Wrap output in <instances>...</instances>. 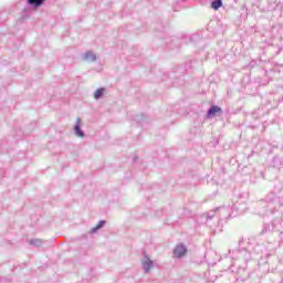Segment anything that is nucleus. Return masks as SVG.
<instances>
[{
	"mask_svg": "<svg viewBox=\"0 0 283 283\" xmlns=\"http://www.w3.org/2000/svg\"><path fill=\"white\" fill-rule=\"evenodd\" d=\"M213 213H214L213 217L219 219L217 224V230H214V233L216 231H218V233H222V227L226 220H228V218H231V208L227 206H222V207L216 208L213 210Z\"/></svg>",
	"mask_w": 283,
	"mask_h": 283,
	"instance_id": "obj_1",
	"label": "nucleus"
},
{
	"mask_svg": "<svg viewBox=\"0 0 283 283\" xmlns=\"http://www.w3.org/2000/svg\"><path fill=\"white\" fill-rule=\"evenodd\" d=\"M142 266L145 271V273H149L151 269H154V261L149 259V254L144 252V258L142 259Z\"/></svg>",
	"mask_w": 283,
	"mask_h": 283,
	"instance_id": "obj_2",
	"label": "nucleus"
},
{
	"mask_svg": "<svg viewBox=\"0 0 283 283\" xmlns=\"http://www.w3.org/2000/svg\"><path fill=\"white\" fill-rule=\"evenodd\" d=\"M165 45L168 46L169 50H176L180 48V38L178 36L167 38L165 41Z\"/></svg>",
	"mask_w": 283,
	"mask_h": 283,
	"instance_id": "obj_3",
	"label": "nucleus"
},
{
	"mask_svg": "<svg viewBox=\"0 0 283 283\" xmlns=\"http://www.w3.org/2000/svg\"><path fill=\"white\" fill-rule=\"evenodd\" d=\"M174 255L175 258H185V255H187V247H185V244L180 243L178 245H176V248L174 249Z\"/></svg>",
	"mask_w": 283,
	"mask_h": 283,
	"instance_id": "obj_4",
	"label": "nucleus"
},
{
	"mask_svg": "<svg viewBox=\"0 0 283 283\" xmlns=\"http://www.w3.org/2000/svg\"><path fill=\"white\" fill-rule=\"evenodd\" d=\"M74 134L77 138H85V132L81 129V117H77L76 124L74 125Z\"/></svg>",
	"mask_w": 283,
	"mask_h": 283,
	"instance_id": "obj_5",
	"label": "nucleus"
},
{
	"mask_svg": "<svg viewBox=\"0 0 283 283\" xmlns=\"http://www.w3.org/2000/svg\"><path fill=\"white\" fill-rule=\"evenodd\" d=\"M237 260H244V262H249V258H251V253L247 249L237 251Z\"/></svg>",
	"mask_w": 283,
	"mask_h": 283,
	"instance_id": "obj_6",
	"label": "nucleus"
},
{
	"mask_svg": "<svg viewBox=\"0 0 283 283\" xmlns=\"http://www.w3.org/2000/svg\"><path fill=\"white\" fill-rule=\"evenodd\" d=\"M45 1L46 0H27V3L30 8H33V10H38V8H41Z\"/></svg>",
	"mask_w": 283,
	"mask_h": 283,
	"instance_id": "obj_7",
	"label": "nucleus"
},
{
	"mask_svg": "<svg viewBox=\"0 0 283 283\" xmlns=\"http://www.w3.org/2000/svg\"><path fill=\"white\" fill-rule=\"evenodd\" d=\"M83 61H87L88 63H94V61H96V54L93 53L92 51H86L83 55H82Z\"/></svg>",
	"mask_w": 283,
	"mask_h": 283,
	"instance_id": "obj_8",
	"label": "nucleus"
},
{
	"mask_svg": "<svg viewBox=\"0 0 283 283\" xmlns=\"http://www.w3.org/2000/svg\"><path fill=\"white\" fill-rule=\"evenodd\" d=\"M105 224H107V221L105 220H99L98 223L91 229L90 233L94 234L97 233V231H99V229H103V227H105Z\"/></svg>",
	"mask_w": 283,
	"mask_h": 283,
	"instance_id": "obj_9",
	"label": "nucleus"
},
{
	"mask_svg": "<svg viewBox=\"0 0 283 283\" xmlns=\"http://www.w3.org/2000/svg\"><path fill=\"white\" fill-rule=\"evenodd\" d=\"M105 95V87H99L94 93L95 101H101V98Z\"/></svg>",
	"mask_w": 283,
	"mask_h": 283,
	"instance_id": "obj_10",
	"label": "nucleus"
},
{
	"mask_svg": "<svg viewBox=\"0 0 283 283\" xmlns=\"http://www.w3.org/2000/svg\"><path fill=\"white\" fill-rule=\"evenodd\" d=\"M275 200H277V196H275V193L271 192L265 197V202H268L269 205L275 202Z\"/></svg>",
	"mask_w": 283,
	"mask_h": 283,
	"instance_id": "obj_11",
	"label": "nucleus"
},
{
	"mask_svg": "<svg viewBox=\"0 0 283 283\" xmlns=\"http://www.w3.org/2000/svg\"><path fill=\"white\" fill-rule=\"evenodd\" d=\"M29 244H31V247H42V244H43V240H41V239H31L30 241H29Z\"/></svg>",
	"mask_w": 283,
	"mask_h": 283,
	"instance_id": "obj_12",
	"label": "nucleus"
},
{
	"mask_svg": "<svg viewBox=\"0 0 283 283\" xmlns=\"http://www.w3.org/2000/svg\"><path fill=\"white\" fill-rule=\"evenodd\" d=\"M200 41H202V38L200 36V34L195 33L190 35V43H200Z\"/></svg>",
	"mask_w": 283,
	"mask_h": 283,
	"instance_id": "obj_13",
	"label": "nucleus"
},
{
	"mask_svg": "<svg viewBox=\"0 0 283 283\" xmlns=\"http://www.w3.org/2000/svg\"><path fill=\"white\" fill-rule=\"evenodd\" d=\"M224 112L222 108L218 105H213V116H222Z\"/></svg>",
	"mask_w": 283,
	"mask_h": 283,
	"instance_id": "obj_14",
	"label": "nucleus"
},
{
	"mask_svg": "<svg viewBox=\"0 0 283 283\" xmlns=\"http://www.w3.org/2000/svg\"><path fill=\"white\" fill-rule=\"evenodd\" d=\"M222 6V0H213V10H220Z\"/></svg>",
	"mask_w": 283,
	"mask_h": 283,
	"instance_id": "obj_15",
	"label": "nucleus"
},
{
	"mask_svg": "<svg viewBox=\"0 0 283 283\" xmlns=\"http://www.w3.org/2000/svg\"><path fill=\"white\" fill-rule=\"evenodd\" d=\"M213 117V103H210V107L207 112L206 118H212Z\"/></svg>",
	"mask_w": 283,
	"mask_h": 283,
	"instance_id": "obj_16",
	"label": "nucleus"
},
{
	"mask_svg": "<svg viewBox=\"0 0 283 283\" xmlns=\"http://www.w3.org/2000/svg\"><path fill=\"white\" fill-rule=\"evenodd\" d=\"M201 6H210L211 10H213V0H200Z\"/></svg>",
	"mask_w": 283,
	"mask_h": 283,
	"instance_id": "obj_17",
	"label": "nucleus"
},
{
	"mask_svg": "<svg viewBox=\"0 0 283 283\" xmlns=\"http://www.w3.org/2000/svg\"><path fill=\"white\" fill-rule=\"evenodd\" d=\"M145 114H140L135 117V120H137V123H145Z\"/></svg>",
	"mask_w": 283,
	"mask_h": 283,
	"instance_id": "obj_18",
	"label": "nucleus"
},
{
	"mask_svg": "<svg viewBox=\"0 0 283 283\" xmlns=\"http://www.w3.org/2000/svg\"><path fill=\"white\" fill-rule=\"evenodd\" d=\"M203 218H206L207 220H211V217H209L208 214H203Z\"/></svg>",
	"mask_w": 283,
	"mask_h": 283,
	"instance_id": "obj_19",
	"label": "nucleus"
},
{
	"mask_svg": "<svg viewBox=\"0 0 283 283\" xmlns=\"http://www.w3.org/2000/svg\"><path fill=\"white\" fill-rule=\"evenodd\" d=\"M138 160V156H135L134 158H133V163H136Z\"/></svg>",
	"mask_w": 283,
	"mask_h": 283,
	"instance_id": "obj_20",
	"label": "nucleus"
},
{
	"mask_svg": "<svg viewBox=\"0 0 283 283\" xmlns=\"http://www.w3.org/2000/svg\"><path fill=\"white\" fill-rule=\"evenodd\" d=\"M209 28H211V24H208V30H209Z\"/></svg>",
	"mask_w": 283,
	"mask_h": 283,
	"instance_id": "obj_21",
	"label": "nucleus"
}]
</instances>
